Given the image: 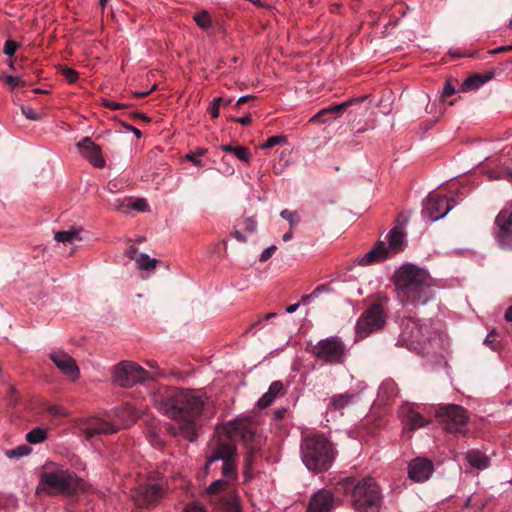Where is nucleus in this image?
<instances>
[{"label": "nucleus", "instance_id": "f257e3e1", "mask_svg": "<svg viewBox=\"0 0 512 512\" xmlns=\"http://www.w3.org/2000/svg\"><path fill=\"white\" fill-rule=\"evenodd\" d=\"M152 400L160 413L175 421L167 427L171 436L183 437L190 442L197 438L196 419L201 415L204 401L196 391L160 386L154 391Z\"/></svg>", "mask_w": 512, "mask_h": 512}, {"label": "nucleus", "instance_id": "f03ea898", "mask_svg": "<svg viewBox=\"0 0 512 512\" xmlns=\"http://www.w3.org/2000/svg\"><path fill=\"white\" fill-rule=\"evenodd\" d=\"M397 296L404 306L416 307L432 297V278L413 264L401 266L394 275Z\"/></svg>", "mask_w": 512, "mask_h": 512}, {"label": "nucleus", "instance_id": "7ed1b4c3", "mask_svg": "<svg viewBox=\"0 0 512 512\" xmlns=\"http://www.w3.org/2000/svg\"><path fill=\"white\" fill-rule=\"evenodd\" d=\"M337 489L350 494L351 503L357 512H378L382 503L379 485L371 477L356 479L342 478L337 483Z\"/></svg>", "mask_w": 512, "mask_h": 512}, {"label": "nucleus", "instance_id": "20e7f679", "mask_svg": "<svg viewBox=\"0 0 512 512\" xmlns=\"http://www.w3.org/2000/svg\"><path fill=\"white\" fill-rule=\"evenodd\" d=\"M304 465L313 472L327 471L335 458L333 444L323 435L314 434L304 437L300 445Z\"/></svg>", "mask_w": 512, "mask_h": 512}, {"label": "nucleus", "instance_id": "39448f33", "mask_svg": "<svg viewBox=\"0 0 512 512\" xmlns=\"http://www.w3.org/2000/svg\"><path fill=\"white\" fill-rule=\"evenodd\" d=\"M82 485L83 481L74 473L68 470L56 469L41 474L37 493L43 492L48 496H73L82 488Z\"/></svg>", "mask_w": 512, "mask_h": 512}, {"label": "nucleus", "instance_id": "423d86ee", "mask_svg": "<svg viewBox=\"0 0 512 512\" xmlns=\"http://www.w3.org/2000/svg\"><path fill=\"white\" fill-rule=\"evenodd\" d=\"M115 414L119 418L117 422L106 421L99 417H89L86 419L79 420L75 428L77 432L80 435H82L86 440H91L95 436L113 434L119 430L120 425H129L122 419V414L133 415V410L131 407H127L124 409L117 408L115 409Z\"/></svg>", "mask_w": 512, "mask_h": 512}, {"label": "nucleus", "instance_id": "0eeeda50", "mask_svg": "<svg viewBox=\"0 0 512 512\" xmlns=\"http://www.w3.org/2000/svg\"><path fill=\"white\" fill-rule=\"evenodd\" d=\"M236 446L229 441L216 439L210 442L206 455V469L218 460L223 461L222 474L227 481L235 480L237 470L235 465Z\"/></svg>", "mask_w": 512, "mask_h": 512}, {"label": "nucleus", "instance_id": "6e6552de", "mask_svg": "<svg viewBox=\"0 0 512 512\" xmlns=\"http://www.w3.org/2000/svg\"><path fill=\"white\" fill-rule=\"evenodd\" d=\"M402 227L400 219H398L396 226L389 232V246L387 247L384 242L379 241L372 250L359 260V265L365 266L380 262L400 252L404 245Z\"/></svg>", "mask_w": 512, "mask_h": 512}, {"label": "nucleus", "instance_id": "1a4fd4ad", "mask_svg": "<svg viewBox=\"0 0 512 512\" xmlns=\"http://www.w3.org/2000/svg\"><path fill=\"white\" fill-rule=\"evenodd\" d=\"M399 342L410 350L421 351L430 338L429 326L411 317L403 318L400 324Z\"/></svg>", "mask_w": 512, "mask_h": 512}, {"label": "nucleus", "instance_id": "9d476101", "mask_svg": "<svg viewBox=\"0 0 512 512\" xmlns=\"http://www.w3.org/2000/svg\"><path fill=\"white\" fill-rule=\"evenodd\" d=\"M387 302L388 298L383 297L380 302L372 303L362 313L356 324V336L358 339H364L371 333L384 327L387 318L384 304Z\"/></svg>", "mask_w": 512, "mask_h": 512}, {"label": "nucleus", "instance_id": "9b49d317", "mask_svg": "<svg viewBox=\"0 0 512 512\" xmlns=\"http://www.w3.org/2000/svg\"><path fill=\"white\" fill-rule=\"evenodd\" d=\"M306 350L327 364H341L344 362L345 345L338 337H328L316 344L309 342Z\"/></svg>", "mask_w": 512, "mask_h": 512}, {"label": "nucleus", "instance_id": "f8f14e48", "mask_svg": "<svg viewBox=\"0 0 512 512\" xmlns=\"http://www.w3.org/2000/svg\"><path fill=\"white\" fill-rule=\"evenodd\" d=\"M436 418L449 433L464 434L469 420L468 412L462 406L448 404L436 411Z\"/></svg>", "mask_w": 512, "mask_h": 512}, {"label": "nucleus", "instance_id": "ddd939ff", "mask_svg": "<svg viewBox=\"0 0 512 512\" xmlns=\"http://www.w3.org/2000/svg\"><path fill=\"white\" fill-rule=\"evenodd\" d=\"M152 378L139 364L124 360L113 368V380L121 387L130 388Z\"/></svg>", "mask_w": 512, "mask_h": 512}, {"label": "nucleus", "instance_id": "4468645a", "mask_svg": "<svg viewBox=\"0 0 512 512\" xmlns=\"http://www.w3.org/2000/svg\"><path fill=\"white\" fill-rule=\"evenodd\" d=\"M456 202L453 198H447L438 194H429L422 210L423 215L432 221L443 218L454 206Z\"/></svg>", "mask_w": 512, "mask_h": 512}, {"label": "nucleus", "instance_id": "2eb2a0df", "mask_svg": "<svg viewBox=\"0 0 512 512\" xmlns=\"http://www.w3.org/2000/svg\"><path fill=\"white\" fill-rule=\"evenodd\" d=\"M495 237L502 249L512 250V209H503L495 219Z\"/></svg>", "mask_w": 512, "mask_h": 512}, {"label": "nucleus", "instance_id": "dca6fc26", "mask_svg": "<svg viewBox=\"0 0 512 512\" xmlns=\"http://www.w3.org/2000/svg\"><path fill=\"white\" fill-rule=\"evenodd\" d=\"M163 493L160 484H144L135 489L133 497L138 507L149 508L163 496Z\"/></svg>", "mask_w": 512, "mask_h": 512}, {"label": "nucleus", "instance_id": "f3484780", "mask_svg": "<svg viewBox=\"0 0 512 512\" xmlns=\"http://www.w3.org/2000/svg\"><path fill=\"white\" fill-rule=\"evenodd\" d=\"M49 358L55 366L72 381H75L80 376V370L76 361L65 351L57 350L49 354Z\"/></svg>", "mask_w": 512, "mask_h": 512}, {"label": "nucleus", "instance_id": "a211bd4d", "mask_svg": "<svg viewBox=\"0 0 512 512\" xmlns=\"http://www.w3.org/2000/svg\"><path fill=\"white\" fill-rule=\"evenodd\" d=\"M77 147L82 156L87 159L94 167L103 168L105 160L102 157L101 148L95 144L91 138L84 137L78 143Z\"/></svg>", "mask_w": 512, "mask_h": 512}, {"label": "nucleus", "instance_id": "6ab92c4d", "mask_svg": "<svg viewBox=\"0 0 512 512\" xmlns=\"http://www.w3.org/2000/svg\"><path fill=\"white\" fill-rule=\"evenodd\" d=\"M230 433L240 437L245 445H250L254 441L255 430L253 423L248 419H239L230 423Z\"/></svg>", "mask_w": 512, "mask_h": 512}, {"label": "nucleus", "instance_id": "aec40b11", "mask_svg": "<svg viewBox=\"0 0 512 512\" xmlns=\"http://www.w3.org/2000/svg\"><path fill=\"white\" fill-rule=\"evenodd\" d=\"M433 470V464L430 460L417 458L409 465L408 474L410 479L422 482L429 478Z\"/></svg>", "mask_w": 512, "mask_h": 512}, {"label": "nucleus", "instance_id": "412c9836", "mask_svg": "<svg viewBox=\"0 0 512 512\" xmlns=\"http://www.w3.org/2000/svg\"><path fill=\"white\" fill-rule=\"evenodd\" d=\"M333 504V494L330 491L321 490L312 497L306 512H330Z\"/></svg>", "mask_w": 512, "mask_h": 512}, {"label": "nucleus", "instance_id": "4be33fe9", "mask_svg": "<svg viewBox=\"0 0 512 512\" xmlns=\"http://www.w3.org/2000/svg\"><path fill=\"white\" fill-rule=\"evenodd\" d=\"M356 398V394L353 393H343V394H335L330 398L328 409L334 411H342L346 407L350 406L354 403Z\"/></svg>", "mask_w": 512, "mask_h": 512}, {"label": "nucleus", "instance_id": "5701e85b", "mask_svg": "<svg viewBox=\"0 0 512 512\" xmlns=\"http://www.w3.org/2000/svg\"><path fill=\"white\" fill-rule=\"evenodd\" d=\"M494 73L487 74H472L461 85V90L464 92L478 89L480 86L493 78Z\"/></svg>", "mask_w": 512, "mask_h": 512}, {"label": "nucleus", "instance_id": "b1692460", "mask_svg": "<svg viewBox=\"0 0 512 512\" xmlns=\"http://www.w3.org/2000/svg\"><path fill=\"white\" fill-rule=\"evenodd\" d=\"M282 389L283 384L280 381L272 382L268 391L258 400L257 406L260 409H264L270 406L275 397L282 391Z\"/></svg>", "mask_w": 512, "mask_h": 512}, {"label": "nucleus", "instance_id": "393cba45", "mask_svg": "<svg viewBox=\"0 0 512 512\" xmlns=\"http://www.w3.org/2000/svg\"><path fill=\"white\" fill-rule=\"evenodd\" d=\"M428 424L429 421L426 420L420 413L416 412L413 409L408 410L406 415V425L409 427V430L422 428Z\"/></svg>", "mask_w": 512, "mask_h": 512}, {"label": "nucleus", "instance_id": "a878e982", "mask_svg": "<svg viewBox=\"0 0 512 512\" xmlns=\"http://www.w3.org/2000/svg\"><path fill=\"white\" fill-rule=\"evenodd\" d=\"M466 459L472 467L477 469H484L489 465L488 457L477 450L468 451Z\"/></svg>", "mask_w": 512, "mask_h": 512}, {"label": "nucleus", "instance_id": "bb28decb", "mask_svg": "<svg viewBox=\"0 0 512 512\" xmlns=\"http://www.w3.org/2000/svg\"><path fill=\"white\" fill-rule=\"evenodd\" d=\"M81 229L71 228L66 231H58L55 233V240L62 243H71L73 244L75 241L82 240L80 236Z\"/></svg>", "mask_w": 512, "mask_h": 512}, {"label": "nucleus", "instance_id": "cd10ccee", "mask_svg": "<svg viewBox=\"0 0 512 512\" xmlns=\"http://www.w3.org/2000/svg\"><path fill=\"white\" fill-rule=\"evenodd\" d=\"M486 173L490 180H507L509 182H512V170L510 168H492L487 170Z\"/></svg>", "mask_w": 512, "mask_h": 512}, {"label": "nucleus", "instance_id": "c85d7f7f", "mask_svg": "<svg viewBox=\"0 0 512 512\" xmlns=\"http://www.w3.org/2000/svg\"><path fill=\"white\" fill-rule=\"evenodd\" d=\"M47 438V432L43 428L37 427L26 434V440L31 444H38Z\"/></svg>", "mask_w": 512, "mask_h": 512}, {"label": "nucleus", "instance_id": "c756f323", "mask_svg": "<svg viewBox=\"0 0 512 512\" xmlns=\"http://www.w3.org/2000/svg\"><path fill=\"white\" fill-rule=\"evenodd\" d=\"M193 20L196 24L204 30L209 29L212 26L211 17L208 11L202 10L193 16Z\"/></svg>", "mask_w": 512, "mask_h": 512}, {"label": "nucleus", "instance_id": "7c9ffc66", "mask_svg": "<svg viewBox=\"0 0 512 512\" xmlns=\"http://www.w3.org/2000/svg\"><path fill=\"white\" fill-rule=\"evenodd\" d=\"M158 262L159 261L157 259L150 258L145 253L138 254V257L136 258V263L139 265V268L142 270L154 269Z\"/></svg>", "mask_w": 512, "mask_h": 512}, {"label": "nucleus", "instance_id": "2f4dec72", "mask_svg": "<svg viewBox=\"0 0 512 512\" xmlns=\"http://www.w3.org/2000/svg\"><path fill=\"white\" fill-rule=\"evenodd\" d=\"M31 451L32 449L30 448V446L22 444L17 448L5 450V455L10 459H14L27 456L31 453Z\"/></svg>", "mask_w": 512, "mask_h": 512}, {"label": "nucleus", "instance_id": "473e14b6", "mask_svg": "<svg viewBox=\"0 0 512 512\" xmlns=\"http://www.w3.org/2000/svg\"><path fill=\"white\" fill-rule=\"evenodd\" d=\"M206 152H207L206 149L198 148L194 152H190L189 154H187L186 159L191 161L195 166L202 167L203 162L201 160H199L198 157L205 155Z\"/></svg>", "mask_w": 512, "mask_h": 512}, {"label": "nucleus", "instance_id": "72a5a7b5", "mask_svg": "<svg viewBox=\"0 0 512 512\" xmlns=\"http://www.w3.org/2000/svg\"><path fill=\"white\" fill-rule=\"evenodd\" d=\"M227 486H228L227 480H222V479L216 480L207 488V493L215 494L219 491L226 489Z\"/></svg>", "mask_w": 512, "mask_h": 512}, {"label": "nucleus", "instance_id": "f704fd0d", "mask_svg": "<svg viewBox=\"0 0 512 512\" xmlns=\"http://www.w3.org/2000/svg\"><path fill=\"white\" fill-rule=\"evenodd\" d=\"M129 204H130V198H124V199H116L112 206L115 208V210L122 212V213H128L129 212Z\"/></svg>", "mask_w": 512, "mask_h": 512}, {"label": "nucleus", "instance_id": "c9c22d12", "mask_svg": "<svg viewBox=\"0 0 512 512\" xmlns=\"http://www.w3.org/2000/svg\"><path fill=\"white\" fill-rule=\"evenodd\" d=\"M233 154L240 160L244 162H248L250 160L251 154L249 149L243 146H236L234 148Z\"/></svg>", "mask_w": 512, "mask_h": 512}, {"label": "nucleus", "instance_id": "e433bc0d", "mask_svg": "<svg viewBox=\"0 0 512 512\" xmlns=\"http://www.w3.org/2000/svg\"><path fill=\"white\" fill-rule=\"evenodd\" d=\"M148 208V204L146 200L144 199H132L130 198V204H129V212L133 210L137 211H146Z\"/></svg>", "mask_w": 512, "mask_h": 512}, {"label": "nucleus", "instance_id": "4c0bfd02", "mask_svg": "<svg viewBox=\"0 0 512 512\" xmlns=\"http://www.w3.org/2000/svg\"><path fill=\"white\" fill-rule=\"evenodd\" d=\"M280 216L289 222L291 228L298 224V219L295 212L284 209L281 211Z\"/></svg>", "mask_w": 512, "mask_h": 512}, {"label": "nucleus", "instance_id": "58836bf2", "mask_svg": "<svg viewBox=\"0 0 512 512\" xmlns=\"http://www.w3.org/2000/svg\"><path fill=\"white\" fill-rule=\"evenodd\" d=\"M21 111L23 115L29 120L37 121L41 119V115L29 106H21Z\"/></svg>", "mask_w": 512, "mask_h": 512}, {"label": "nucleus", "instance_id": "ea45409f", "mask_svg": "<svg viewBox=\"0 0 512 512\" xmlns=\"http://www.w3.org/2000/svg\"><path fill=\"white\" fill-rule=\"evenodd\" d=\"M62 75L69 83H75L79 78V73L72 68H64L62 70Z\"/></svg>", "mask_w": 512, "mask_h": 512}, {"label": "nucleus", "instance_id": "a19ab883", "mask_svg": "<svg viewBox=\"0 0 512 512\" xmlns=\"http://www.w3.org/2000/svg\"><path fill=\"white\" fill-rule=\"evenodd\" d=\"M18 47V43L9 39L4 44L3 53L9 57H12L15 54Z\"/></svg>", "mask_w": 512, "mask_h": 512}, {"label": "nucleus", "instance_id": "79ce46f5", "mask_svg": "<svg viewBox=\"0 0 512 512\" xmlns=\"http://www.w3.org/2000/svg\"><path fill=\"white\" fill-rule=\"evenodd\" d=\"M223 100H224V98H222V97L213 99V101L208 109L212 118H217L219 116V109H220L221 102Z\"/></svg>", "mask_w": 512, "mask_h": 512}, {"label": "nucleus", "instance_id": "37998d69", "mask_svg": "<svg viewBox=\"0 0 512 512\" xmlns=\"http://www.w3.org/2000/svg\"><path fill=\"white\" fill-rule=\"evenodd\" d=\"M102 105L111 110L126 109L129 107V104L118 103V102L111 101L108 99H104L102 102Z\"/></svg>", "mask_w": 512, "mask_h": 512}, {"label": "nucleus", "instance_id": "c03bdc74", "mask_svg": "<svg viewBox=\"0 0 512 512\" xmlns=\"http://www.w3.org/2000/svg\"><path fill=\"white\" fill-rule=\"evenodd\" d=\"M282 141H284V137L282 136H272L270 138H268L266 140V142H264L260 148L261 149H269V148H272L274 147L275 145L281 143Z\"/></svg>", "mask_w": 512, "mask_h": 512}, {"label": "nucleus", "instance_id": "a18cd8bd", "mask_svg": "<svg viewBox=\"0 0 512 512\" xmlns=\"http://www.w3.org/2000/svg\"><path fill=\"white\" fill-rule=\"evenodd\" d=\"M5 82L14 89L16 86H26V82L22 80L20 77H14L7 75L5 76Z\"/></svg>", "mask_w": 512, "mask_h": 512}, {"label": "nucleus", "instance_id": "49530a36", "mask_svg": "<svg viewBox=\"0 0 512 512\" xmlns=\"http://www.w3.org/2000/svg\"><path fill=\"white\" fill-rule=\"evenodd\" d=\"M329 110L327 108H324L320 110L317 114H315L310 121L311 122H319V123H325L327 120L325 118L326 115H329Z\"/></svg>", "mask_w": 512, "mask_h": 512}, {"label": "nucleus", "instance_id": "de8ad7c7", "mask_svg": "<svg viewBox=\"0 0 512 512\" xmlns=\"http://www.w3.org/2000/svg\"><path fill=\"white\" fill-rule=\"evenodd\" d=\"M484 344L489 346L492 350H498V348H499V343L497 342L494 333H489L487 335V337L484 341Z\"/></svg>", "mask_w": 512, "mask_h": 512}, {"label": "nucleus", "instance_id": "09e8293b", "mask_svg": "<svg viewBox=\"0 0 512 512\" xmlns=\"http://www.w3.org/2000/svg\"><path fill=\"white\" fill-rule=\"evenodd\" d=\"M276 246L275 245H272L268 248H266L260 255V258H259V261L260 262H266L272 255L273 253L276 251Z\"/></svg>", "mask_w": 512, "mask_h": 512}, {"label": "nucleus", "instance_id": "8fccbe9b", "mask_svg": "<svg viewBox=\"0 0 512 512\" xmlns=\"http://www.w3.org/2000/svg\"><path fill=\"white\" fill-rule=\"evenodd\" d=\"M455 91L456 90L454 86L451 84V82L447 81L443 87L442 98L445 99L447 97L452 96L455 93Z\"/></svg>", "mask_w": 512, "mask_h": 512}, {"label": "nucleus", "instance_id": "3c124183", "mask_svg": "<svg viewBox=\"0 0 512 512\" xmlns=\"http://www.w3.org/2000/svg\"><path fill=\"white\" fill-rule=\"evenodd\" d=\"M257 223L252 218H246L243 221V229L248 232H254L256 230Z\"/></svg>", "mask_w": 512, "mask_h": 512}, {"label": "nucleus", "instance_id": "603ef678", "mask_svg": "<svg viewBox=\"0 0 512 512\" xmlns=\"http://www.w3.org/2000/svg\"><path fill=\"white\" fill-rule=\"evenodd\" d=\"M367 98V96H361V97H356V98H351L347 101H344L342 102L345 110L353 105H356V104H359L361 102H363L365 99Z\"/></svg>", "mask_w": 512, "mask_h": 512}, {"label": "nucleus", "instance_id": "864d4df0", "mask_svg": "<svg viewBox=\"0 0 512 512\" xmlns=\"http://www.w3.org/2000/svg\"><path fill=\"white\" fill-rule=\"evenodd\" d=\"M327 109L329 110L330 114H336L338 116L345 111V108L342 103L327 107Z\"/></svg>", "mask_w": 512, "mask_h": 512}, {"label": "nucleus", "instance_id": "5fc2aeb1", "mask_svg": "<svg viewBox=\"0 0 512 512\" xmlns=\"http://www.w3.org/2000/svg\"><path fill=\"white\" fill-rule=\"evenodd\" d=\"M184 512H205V510L201 505L194 503L190 506H187Z\"/></svg>", "mask_w": 512, "mask_h": 512}, {"label": "nucleus", "instance_id": "6e6d98bb", "mask_svg": "<svg viewBox=\"0 0 512 512\" xmlns=\"http://www.w3.org/2000/svg\"><path fill=\"white\" fill-rule=\"evenodd\" d=\"M328 291H329V287L326 284H322V285L317 286L313 290L312 296L317 297L320 293L328 292Z\"/></svg>", "mask_w": 512, "mask_h": 512}, {"label": "nucleus", "instance_id": "4d7b16f0", "mask_svg": "<svg viewBox=\"0 0 512 512\" xmlns=\"http://www.w3.org/2000/svg\"><path fill=\"white\" fill-rule=\"evenodd\" d=\"M255 455V449L252 447L247 451L246 457H245V463L247 466H250L253 462Z\"/></svg>", "mask_w": 512, "mask_h": 512}, {"label": "nucleus", "instance_id": "13d9d810", "mask_svg": "<svg viewBox=\"0 0 512 512\" xmlns=\"http://www.w3.org/2000/svg\"><path fill=\"white\" fill-rule=\"evenodd\" d=\"M232 120L242 125H249L252 121V118L250 115H246L245 117L232 118Z\"/></svg>", "mask_w": 512, "mask_h": 512}, {"label": "nucleus", "instance_id": "bf43d9fd", "mask_svg": "<svg viewBox=\"0 0 512 512\" xmlns=\"http://www.w3.org/2000/svg\"><path fill=\"white\" fill-rule=\"evenodd\" d=\"M127 256L130 258V259H133L136 261V258L138 257L137 255V249L133 246H131L128 250H127Z\"/></svg>", "mask_w": 512, "mask_h": 512}, {"label": "nucleus", "instance_id": "052dcab7", "mask_svg": "<svg viewBox=\"0 0 512 512\" xmlns=\"http://www.w3.org/2000/svg\"><path fill=\"white\" fill-rule=\"evenodd\" d=\"M253 99V96H242L238 99V101L236 102L235 104V107L238 108L240 107L242 104L248 102L249 100Z\"/></svg>", "mask_w": 512, "mask_h": 512}, {"label": "nucleus", "instance_id": "680f3d73", "mask_svg": "<svg viewBox=\"0 0 512 512\" xmlns=\"http://www.w3.org/2000/svg\"><path fill=\"white\" fill-rule=\"evenodd\" d=\"M233 236L240 242H246L245 236L238 230L233 232Z\"/></svg>", "mask_w": 512, "mask_h": 512}, {"label": "nucleus", "instance_id": "e2e57ef3", "mask_svg": "<svg viewBox=\"0 0 512 512\" xmlns=\"http://www.w3.org/2000/svg\"><path fill=\"white\" fill-rule=\"evenodd\" d=\"M510 50H512V45L496 48L493 51H491V53H502V52H506V51H510Z\"/></svg>", "mask_w": 512, "mask_h": 512}, {"label": "nucleus", "instance_id": "0e129e2a", "mask_svg": "<svg viewBox=\"0 0 512 512\" xmlns=\"http://www.w3.org/2000/svg\"><path fill=\"white\" fill-rule=\"evenodd\" d=\"M125 127L127 129L131 130L137 138H140L142 136V132L139 129H137L131 125H126Z\"/></svg>", "mask_w": 512, "mask_h": 512}, {"label": "nucleus", "instance_id": "69168bd1", "mask_svg": "<svg viewBox=\"0 0 512 512\" xmlns=\"http://www.w3.org/2000/svg\"><path fill=\"white\" fill-rule=\"evenodd\" d=\"M299 305H300L299 303L291 304L286 307V311L288 313H294L298 309Z\"/></svg>", "mask_w": 512, "mask_h": 512}, {"label": "nucleus", "instance_id": "338daca9", "mask_svg": "<svg viewBox=\"0 0 512 512\" xmlns=\"http://www.w3.org/2000/svg\"><path fill=\"white\" fill-rule=\"evenodd\" d=\"M505 319L509 322H512V305L507 308L505 312Z\"/></svg>", "mask_w": 512, "mask_h": 512}, {"label": "nucleus", "instance_id": "774afa93", "mask_svg": "<svg viewBox=\"0 0 512 512\" xmlns=\"http://www.w3.org/2000/svg\"><path fill=\"white\" fill-rule=\"evenodd\" d=\"M234 148H235V147H233V146H231V145H222V146H221V149H222L223 151H225V152H229V153H233Z\"/></svg>", "mask_w": 512, "mask_h": 512}]
</instances>
